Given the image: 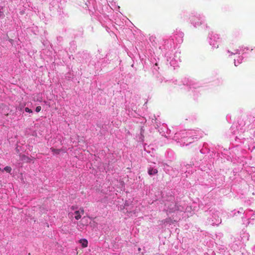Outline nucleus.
I'll return each instance as SVG.
<instances>
[{
  "instance_id": "1",
  "label": "nucleus",
  "mask_w": 255,
  "mask_h": 255,
  "mask_svg": "<svg viewBox=\"0 0 255 255\" xmlns=\"http://www.w3.org/2000/svg\"><path fill=\"white\" fill-rule=\"evenodd\" d=\"M79 243L81 244L83 248H86L88 246V242L86 239H83L79 240Z\"/></svg>"
},
{
  "instance_id": "2",
  "label": "nucleus",
  "mask_w": 255,
  "mask_h": 255,
  "mask_svg": "<svg viewBox=\"0 0 255 255\" xmlns=\"http://www.w3.org/2000/svg\"><path fill=\"white\" fill-rule=\"evenodd\" d=\"M158 171L156 169H154L153 168H150L148 171V173L150 175L155 174Z\"/></svg>"
},
{
  "instance_id": "3",
  "label": "nucleus",
  "mask_w": 255,
  "mask_h": 255,
  "mask_svg": "<svg viewBox=\"0 0 255 255\" xmlns=\"http://www.w3.org/2000/svg\"><path fill=\"white\" fill-rule=\"evenodd\" d=\"M75 218L77 220H79L81 218V214H80V211H76L75 212Z\"/></svg>"
},
{
  "instance_id": "4",
  "label": "nucleus",
  "mask_w": 255,
  "mask_h": 255,
  "mask_svg": "<svg viewBox=\"0 0 255 255\" xmlns=\"http://www.w3.org/2000/svg\"><path fill=\"white\" fill-rule=\"evenodd\" d=\"M52 152L54 154H58L60 152V149H55L53 147H51L50 148Z\"/></svg>"
},
{
  "instance_id": "5",
  "label": "nucleus",
  "mask_w": 255,
  "mask_h": 255,
  "mask_svg": "<svg viewBox=\"0 0 255 255\" xmlns=\"http://www.w3.org/2000/svg\"><path fill=\"white\" fill-rule=\"evenodd\" d=\"M4 170L7 173H10L11 171V168L10 166H7L4 168Z\"/></svg>"
},
{
  "instance_id": "6",
  "label": "nucleus",
  "mask_w": 255,
  "mask_h": 255,
  "mask_svg": "<svg viewBox=\"0 0 255 255\" xmlns=\"http://www.w3.org/2000/svg\"><path fill=\"white\" fill-rule=\"evenodd\" d=\"M21 159L22 160H26L27 161H28V160L29 159V158L27 156H25L24 155H22L21 156Z\"/></svg>"
},
{
  "instance_id": "7",
  "label": "nucleus",
  "mask_w": 255,
  "mask_h": 255,
  "mask_svg": "<svg viewBox=\"0 0 255 255\" xmlns=\"http://www.w3.org/2000/svg\"><path fill=\"white\" fill-rule=\"evenodd\" d=\"M25 111L26 112L29 113H32V111L31 109H30L28 108H27V107L25 108Z\"/></svg>"
},
{
  "instance_id": "8",
  "label": "nucleus",
  "mask_w": 255,
  "mask_h": 255,
  "mask_svg": "<svg viewBox=\"0 0 255 255\" xmlns=\"http://www.w3.org/2000/svg\"><path fill=\"white\" fill-rule=\"evenodd\" d=\"M41 110V107L40 106H37L36 108L35 111L38 113Z\"/></svg>"
},
{
  "instance_id": "9",
  "label": "nucleus",
  "mask_w": 255,
  "mask_h": 255,
  "mask_svg": "<svg viewBox=\"0 0 255 255\" xmlns=\"http://www.w3.org/2000/svg\"><path fill=\"white\" fill-rule=\"evenodd\" d=\"M79 211H80V214L81 215H83L84 214V209L83 208H80Z\"/></svg>"
},
{
  "instance_id": "10",
  "label": "nucleus",
  "mask_w": 255,
  "mask_h": 255,
  "mask_svg": "<svg viewBox=\"0 0 255 255\" xmlns=\"http://www.w3.org/2000/svg\"><path fill=\"white\" fill-rule=\"evenodd\" d=\"M77 209V208H76V207H74V206H72V207H71V209H72V210H75V209Z\"/></svg>"
}]
</instances>
